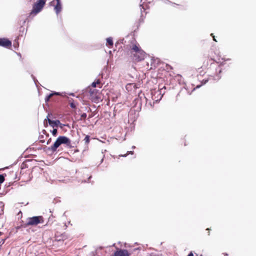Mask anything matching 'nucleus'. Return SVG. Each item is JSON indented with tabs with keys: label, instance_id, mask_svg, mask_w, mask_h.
<instances>
[{
	"label": "nucleus",
	"instance_id": "nucleus-25",
	"mask_svg": "<svg viewBox=\"0 0 256 256\" xmlns=\"http://www.w3.org/2000/svg\"><path fill=\"white\" fill-rule=\"evenodd\" d=\"M40 142L42 143L44 142V140H40Z\"/></svg>",
	"mask_w": 256,
	"mask_h": 256
},
{
	"label": "nucleus",
	"instance_id": "nucleus-5",
	"mask_svg": "<svg viewBox=\"0 0 256 256\" xmlns=\"http://www.w3.org/2000/svg\"><path fill=\"white\" fill-rule=\"evenodd\" d=\"M50 6H54V10L57 14L61 12L62 9V6L60 0H54L50 3Z\"/></svg>",
	"mask_w": 256,
	"mask_h": 256
},
{
	"label": "nucleus",
	"instance_id": "nucleus-19",
	"mask_svg": "<svg viewBox=\"0 0 256 256\" xmlns=\"http://www.w3.org/2000/svg\"><path fill=\"white\" fill-rule=\"evenodd\" d=\"M135 86V84H128L126 85V88L128 89V88L129 86Z\"/></svg>",
	"mask_w": 256,
	"mask_h": 256
},
{
	"label": "nucleus",
	"instance_id": "nucleus-20",
	"mask_svg": "<svg viewBox=\"0 0 256 256\" xmlns=\"http://www.w3.org/2000/svg\"><path fill=\"white\" fill-rule=\"evenodd\" d=\"M166 68L167 70H172V67L170 65H168V64H166Z\"/></svg>",
	"mask_w": 256,
	"mask_h": 256
},
{
	"label": "nucleus",
	"instance_id": "nucleus-22",
	"mask_svg": "<svg viewBox=\"0 0 256 256\" xmlns=\"http://www.w3.org/2000/svg\"><path fill=\"white\" fill-rule=\"evenodd\" d=\"M52 141V138H50L46 142V144H49Z\"/></svg>",
	"mask_w": 256,
	"mask_h": 256
},
{
	"label": "nucleus",
	"instance_id": "nucleus-14",
	"mask_svg": "<svg viewBox=\"0 0 256 256\" xmlns=\"http://www.w3.org/2000/svg\"><path fill=\"white\" fill-rule=\"evenodd\" d=\"M90 136L88 135L86 136L84 138V144L88 146L90 142Z\"/></svg>",
	"mask_w": 256,
	"mask_h": 256
},
{
	"label": "nucleus",
	"instance_id": "nucleus-6",
	"mask_svg": "<svg viewBox=\"0 0 256 256\" xmlns=\"http://www.w3.org/2000/svg\"><path fill=\"white\" fill-rule=\"evenodd\" d=\"M90 96L92 101L96 102L100 98V92L98 90L96 89L90 90Z\"/></svg>",
	"mask_w": 256,
	"mask_h": 256
},
{
	"label": "nucleus",
	"instance_id": "nucleus-15",
	"mask_svg": "<svg viewBox=\"0 0 256 256\" xmlns=\"http://www.w3.org/2000/svg\"><path fill=\"white\" fill-rule=\"evenodd\" d=\"M4 180V174H0V184L2 183Z\"/></svg>",
	"mask_w": 256,
	"mask_h": 256
},
{
	"label": "nucleus",
	"instance_id": "nucleus-10",
	"mask_svg": "<svg viewBox=\"0 0 256 256\" xmlns=\"http://www.w3.org/2000/svg\"><path fill=\"white\" fill-rule=\"evenodd\" d=\"M61 94L60 92H54L48 96H46L45 98V101L46 102H48L50 99L54 96H60Z\"/></svg>",
	"mask_w": 256,
	"mask_h": 256
},
{
	"label": "nucleus",
	"instance_id": "nucleus-8",
	"mask_svg": "<svg viewBox=\"0 0 256 256\" xmlns=\"http://www.w3.org/2000/svg\"><path fill=\"white\" fill-rule=\"evenodd\" d=\"M12 46V42L6 38H0V46L9 48Z\"/></svg>",
	"mask_w": 256,
	"mask_h": 256
},
{
	"label": "nucleus",
	"instance_id": "nucleus-13",
	"mask_svg": "<svg viewBox=\"0 0 256 256\" xmlns=\"http://www.w3.org/2000/svg\"><path fill=\"white\" fill-rule=\"evenodd\" d=\"M97 85H98V87L100 88L102 86L100 80H98L96 82H93L92 84V86L93 88H96Z\"/></svg>",
	"mask_w": 256,
	"mask_h": 256
},
{
	"label": "nucleus",
	"instance_id": "nucleus-9",
	"mask_svg": "<svg viewBox=\"0 0 256 256\" xmlns=\"http://www.w3.org/2000/svg\"><path fill=\"white\" fill-rule=\"evenodd\" d=\"M113 256H130V254L126 250H116Z\"/></svg>",
	"mask_w": 256,
	"mask_h": 256
},
{
	"label": "nucleus",
	"instance_id": "nucleus-18",
	"mask_svg": "<svg viewBox=\"0 0 256 256\" xmlns=\"http://www.w3.org/2000/svg\"><path fill=\"white\" fill-rule=\"evenodd\" d=\"M26 167V162H24L22 164L20 168L22 169H24Z\"/></svg>",
	"mask_w": 256,
	"mask_h": 256
},
{
	"label": "nucleus",
	"instance_id": "nucleus-17",
	"mask_svg": "<svg viewBox=\"0 0 256 256\" xmlns=\"http://www.w3.org/2000/svg\"><path fill=\"white\" fill-rule=\"evenodd\" d=\"M86 113H84L82 114L81 116H80V120H84L86 117Z\"/></svg>",
	"mask_w": 256,
	"mask_h": 256
},
{
	"label": "nucleus",
	"instance_id": "nucleus-26",
	"mask_svg": "<svg viewBox=\"0 0 256 256\" xmlns=\"http://www.w3.org/2000/svg\"><path fill=\"white\" fill-rule=\"evenodd\" d=\"M70 94V95H72V96H74V94L73 93H72V94Z\"/></svg>",
	"mask_w": 256,
	"mask_h": 256
},
{
	"label": "nucleus",
	"instance_id": "nucleus-11",
	"mask_svg": "<svg viewBox=\"0 0 256 256\" xmlns=\"http://www.w3.org/2000/svg\"><path fill=\"white\" fill-rule=\"evenodd\" d=\"M68 103H69V104L70 105V106L72 108L75 109V108H76V106L78 104V103H76L72 98H68Z\"/></svg>",
	"mask_w": 256,
	"mask_h": 256
},
{
	"label": "nucleus",
	"instance_id": "nucleus-2",
	"mask_svg": "<svg viewBox=\"0 0 256 256\" xmlns=\"http://www.w3.org/2000/svg\"><path fill=\"white\" fill-rule=\"evenodd\" d=\"M62 144H65L66 146L70 148L73 147L72 144L71 140L69 138L66 136H60L57 138L54 144L49 148V149L52 152H55L56 151L58 148Z\"/></svg>",
	"mask_w": 256,
	"mask_h": 256
},
{
	"label": "nucleus",
	"instance_id": "nucleus-23",
	"mask_svg": "<svg viewBox=\"0 0 256 256\" xmlns=\"http://www.w3.org/2000/svg\"><path fill=\"white\" fill-rule=\"evenodd\" d=\"M187 256H194L192 252H190Z\"/></svg>",
	"mask_w": 256,
	"mask_h": 256
},
{
	"label": "nucleus",
	"instance_id": "nucleus-12",
	"mask_svg": "<svg viewBox=\"0 0 256 256\" xmlns=\"http://www.w3.org/2000/svg\"><path fill=\"white\" fill-rule=\"evenodd\" d=\"M106 46L111 48L113 46V41L112 38H106Z\"/></svg>",
	"mask_w": 256,
	"mask_h": 256
},
{
	"label": "nucleus",
	"instance_id": "nucleus-1",
	"mask_svg": "<svg viewBox=\"0 0 256 256\" xmlns=\"http://www.w3.org/2000/svg\"><path fill=\"white\" fill-rule=\"evenodd\" d=\"M129 48L131 54L133 55V60L135 62H138L144 60L145 52L135 40L131 42Z\"/></svg>",
	"mask_w": 256,
	"mask_h": 256
},
{
	"label": "nucleus",
	"instance_id": "nucleus-21",
	"mask_svg": "<svg viewBox=\"0 0 256 256\" xmlns=\"http://www.w3.org/2000/svg\"><path fill=\"white\" fill-rule=\"evenodd\" d=\"M152 0H141V1H143L144 3V2H146V3H150V2L152 1Z\"/></svg>",
	"mask_w": 256,
	"mask_h": 256
},
{
	"label": "nucleus",
	"instance_id": "nucleus-16",
	"mask_svg": "<svg viewBox=\"0 0 256 256\" xmlns=\"http://www.w3.org/2000/svg\"><path fill=\"white\" fill-rule=\"evenodd\" d=\"M52 134L54 136H57V134H58V130H57V129L56 128H54L52 132Z\"/></svg>",
	"mask_w": 256,
	"mask_h": 256
},
{
	"label": "nucleus",
	"instance_id": "nucleus-7",
	"mask_svg": "<svg viewBox=\"0 0 256 256\" xmlns=\"http://www.w3.org/2000/svg\"><path fill=\"white\" fill-rule=\"evenodd\" d=\"M50 114H48L47 116V119H45L44 120H48L49 124L52 128L57 127L58 126H60V128H62V124L60 123L59 120H52L49 118L50 117Z\"/></svg>",
	"mask_w": 256,
	"mask_h": 256
},
{
	"label": "nucleus",
	"instance_id": "nucleus-4",
	"mask_svg": "<svg viewBox=\"0 0 256 256\" xmlns=\"http://www.w3.org/2000/svg\"><path fill=\"white\" fill-rule=\"evenodd\" d=\"M46 2V0H38L34 3L33 5L30 14L36 15L40 12L45 5Z\"/></svg>",
	"mask_w": 256,
	"mask_h": 256
},
{
	"label": "nucleus",
	"instance_id": "nucleus-24",
	"mask_svg": "<svg viewBox=\"0 0 256 256\" xmlns=\"http://www.w3.org/2000/svg\"><path fill=\"white\" fill-rule=\"evenodd\" d=\"M211 35H212V37H213V40H214V41L216 42V38H214V36H213V34H211Z\"/></svg>",
	"mask_w": 256,
	"mask_h": 256
},
{
	"label": "nucleus",
	"instance_id": "nucleus-3",
	"mask_svg": "<svg viewBox=\"0 0 256 256\" xmlns=\"http://www.w3.org/2000/svg\"><path fill=\"white\" fill-rule=\"evenodd\" d=\"M44 222V218L42 216H34L27 218L25 226H36L40 224H43Z\"/></svg>",
	"mask_w": 256,
	"mask_h": 256
}]
</instances>
